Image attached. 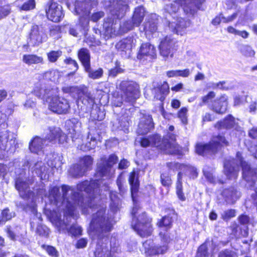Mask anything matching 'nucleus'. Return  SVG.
Returning a JSON list of instances; mask_svg holds the SVG:
<instances>
[{"mask_svg": "<svg viewBox=\"0 0 257 257\" xmlns=\"http://www.w3.org/2000/svg\"><path fill=\"white\" fill-rule=\"evenodd\" d=\"M7 234L9 237L12 240H19L22 243H26V238L25 237L26 231L25 228L19 227L17 228L16 232L12 231L10 227H8L7 230Z\"/></svg>", "mask_w": 257, "mask_h": 257, "instance_id": "nucleus-28", "label": "nucleus"}, {"mask_svg": "<svg viewBox=\"0 0 257 257\" xmlns=\"http://www.w3.org/2000/svg\"><path fill=\"white\" fill-rule=\"evenodd\" d=\"M153 127L154 124L151 116L149 114H144L141 118L137 133L138 134L142 135L146 134Z\"/></svg>", "mask_w": 257, "mask_h": 257, "instance_id": "nucleus-22", "label": "nucleus"}, {"mask_svg": "<svg viewBox=\"0 0 257 257\" xmlns=\"http://www.w3.org/2000/svg\"><path fill=\"white\" fill-rule=\"evenodd\" d=\"M46 29L42 26L35 25L31 29L30 35V43L32 45H38L47 40Z\"/></svg>", "mask_w": 257, "mask_h": 257, "instance_id": "nucleus-17", "label": "nucleus"}, {"mask_svg": "<svg viewBox=\"0 0 257 257\" xmlns=\"http://www.w3.org/2000/svg\"><path fill=\"white\" fill-rule=\"evenodd\" d=\"M218 257H238V255L234 251L225 249L219 253Z\"/></svg>", "mask_w": 257, "mask_h": 257, "instance_id": "nucleus-53", "label": "nucleus"}, {"mask_svg": "<svg viewBox=\"0 0 257 257\" xmlns=\"http://www.w3.org/2000/svg\"><path fill=\"white\" fill-rule=\"evenodd\" d=\"M136 40L133 37H128L118 42L116 45V48L120 51L130 50L135 47Z\"/></svg>", "mask_w": 257, "mask_h": 257, "instance_id": "nucleus-29", "label": "nucleus"}, {"mask_svg": "<svg viewBox=\"0 0 257 257\" xmlns=\"http://www.w3.org/2000/svg\"><path fill=\"white\" fill-rule=\"evenodd\" d=\"M95 0H77L74 6L67 4L68 8L76 14L80 15L79 23L85 28L88 25L89 19L88 18L90 9L96 5Z\"/></svg>", "mask_w": 257, "mask_h": 257, "instance_id": "nucleus-7", "label": "nucleus"}, {"mask_svg": "<svg viewBox=\"0 0 257 257\" xmlns=\"http://www.w3.org/2000/svg\"><path fill=\"white\" fill-rule=\"evenodd\" d=\"M239 172V166L234 159L226 160L224 164V172L228 179L235 180Z\"/></svg>", "mask_w": 257, "mask_h": 257, "instance_id": "nucleus-21", "label": "nucleus"}, {"mask_svg": "<svg viewBox=\"0 0 257 257\" xmlns=\"http://www.w3.org/2000/svg\"><path fill=\"white\" fill-rule=\"evenodd\" d=\"M81 123L77 119L72 118L71 119L68 120L66 121L65 127L69 134L71 135V137L73 141H74V139H77L76 137V136L78 137L79 136L80 133Z\"/></svg>", "mask_w": 257, "mask_h": 257, "instance_id": "nucleus-23", "label": "nucleus"}, {"mask_svg": "<svg viewBox=\"0 0 257 257\" xmlns=\"http://www.w3.org/2000/svg\"><path fill=\"white\" fill-rule=\"evenodd\" d=\"M228 142L224 137L221 136L214 137L208 144L204 145L198 143L196 145V152L202 156L215 153L221 146H227Z\"/></svg>", "mask_w": 257, "mask_h": 257, "instance_id": "nucleus-11", "label": "nucleus"}, {"mask_svg": "<svg viewBox=\"0 0 257 257\" xmlns=\"http://www.w3.org/2000/svg\"><path fill=\"white\" fill-rule=\"evenodd\" d=\"M238 192L231 188L229 190H224L223 192V195L226 198V201L228 203H233L235 200L239 197Z\"/></svg>", "mask_w": 257, "mask_h": 257, "instance_id": "nucleus-38", "label": "nucleus"}, {"mask_svg": "<svg viewBox=\"0 0 257 257\" xmlns=\"http://www.w3.org/2000/svg\"><path fill=\"white\" fill-rule=\"evenodd\" d=\"M162 184L164 186L168 187L172 184L171 177L169 176L162 174L161 176Z\"/></svg>", "mask_w": 257, "mask_h": 257, "instance_id": "nucleus-58", "label": "nucleus"}, {"mask_svg": "<svg viewBox=\"0 0 257 257\" xmlns=\"http://www.w3.org/2000/svg\"><path fill=\"white\" fill-rule=\"evenodd\" d=\"M109 195L111 201L110 203L111 209L113 211H116L120 206V200L116 196V193L115 192H111L109 193Z\"/></svg>", "mask_w": 257, "mask_h": 257, "instance_id": "nucleus-40", "label": "nucleus"}, {"mask_svg": "<svg viewBox=\"0 0 257 257\" xmlns=\"http://www.w3.org/2000/svg\"><path fill=\"white\" fill-rule=\"evenodd\" d=\"M61 55L62 52L60 51H52L47 54V56L50 62H55Z\"/></svg>", "mask_w": 257, "mask_h": 257, "instance_id": "nucleus-51", "label": "nucleus"}, {"mask_svg": "<svg viewBox=\"0 0 257 257\" xmlns=\"http://www.w3.org/2000/svg\"><path fill=\"white\" fill-rule=\"evenodd\" d=\"M225 242L207 240L199 247L196 257H214L219 249L226 244Z\"/></svg>", "mask_w": 257, "mask_h": 257, "instance_id": "nucleus-13", "label": "nucleus"}, {"mask_svg": "<svg viewBox=\"0 0 257 257\" xmlns=\"http://www.w3.org/2000/svg\"><path fill=\"white\" fill-rule=\"evenodd\" d=\"M167 166L169 169L173 171L181 170L185 172L190 169V167L188 166L176 162L169 163L167 164Z\"/></svg>", "mask_w": 257, "mask_h": 257, "instance_id": "nucleus-41", "label": "nucleus"}, {"mask_svg": "<svg viewBox=\"0 0 257 257\" xmlns=\"http://www.w3.org/2000/svg\"><path fill=\"white\" fill-rule=\"evenodd\" d=\"M15 215L14 213H10L8 209H4L2 212V218L0 219V225L3 224L6 221L11 219Z\"/></svg>", "mask_w": 257, "mask_h": 257, "instance_id": "nucleus-49", "label": "nucleus"}, {"mask_svg": "<svg viewBox=\"0 0 257 257\" xmlns=\"http://www.w3.org/2000/svg\"><path fill=\"white\" fill-rule=\"evenodd\" d=\"M156 57L155 47L150 43L143 44L138 53L137 58L141 61H151Z\"/></svg>", "mask_w": 257, "mask_h": 257, "instance_id": "nucleus-19", "label": "nucleus"}, {"mask_svg": "<svg viewBox=\"0 0 257 257\" xmlns=\"http://www.w3.org/2000/svg\"><path fill=\"white\" fill-rule=\"evenodd\" d=\"M237 161L242 167V177L246 182L254 183L257 180V168L255 170L250 169V167L242 159L241 155L238 152L236 154Z\"/></svg>", "mask_w": 257, "mask_h": 257, "instance_id": "nucleus-18", "label": "nucleus"}, {"mask_svg": "<svg viewBox=\"0 0 257 257\" xmlns=\"http://www.w3.org/2000/svg\"><path fill=\"white\" fill-rule=\"evenodd\" d=\"M42 247L47 251L48 254L52 257L58 256V252L54 247L49 245H43Z\"/></svg>", "mask_w": 257, "mask_h": 257, "instance_id": "nucleus-52", "label": "nucleus"}, {"mask_svg": "<svg viewBox=\"0 0 257 257\" xmlns=\"http://www.w3.org/2000/svg\"><path fill=\"white\" fill-rule=\"evenodd\" d=\"M77 86H66L62 88V90L65 93H72L78 90Z\"/></svg>", "mask_w": 257, "mask_h": 257, "instance_id": "nucleus-64", "label": "nucleus"}, {"mask_svg": "<svg viewBox=\"0 0 257 257\" xmlns=\"http://www.w3.org/2000/svg\"><path fill=\"white\" fill-rule=\"evenodd\" d=\"M56 88V87L50 88L49 87H46L44 84L39 83L35 85L32 92L37 97L44 100L46 99V101H47L48 99L49 95H51L50 91H51L53 89H55ZM53 95H52V96Z\"/></svg>", "mask_w": 257, "mask_h": 257, "instance_id": "nucleus-25", "label": "nucleus"}, {"mask_svg": "<svg viewBox=\"0 0 257 257\" xmlns=\"http://www.w3.org/2000/svg\"><path fill=\"white\" fill-rule=\"evenodd\" d=\"M215 126L218 129L230 128L232 127L236 129L237 128V123L235 122L234 118L229 115L223 121L216 123Z\"/></svg>", "mask_w": 257, "mask_h": 257, "instance_id": "nucleus-31", "label": "nucleus"}, {"mask_svg": "<svg viewBox=\"0 0 257 257\" xmlns=\"http://www.w3.org/2000/svg\"><path fill=\"white\" fill-rule=\"evenodd\" d=\"M146 11L142 6H140L135 9L132 17V21L136 27L140 26L145 16Z\"/></svg>", "mask_w": 257, "mask_h": 257, "instance_id": "nucleus-32", "label": "nucleus"}, {"mask_svg": "<svg viewBox=\"0 0 257 257\" xmlns=\"http://www.w3.org/2000/svg\"><path fill=\"white\" fill-rule=\"evenodd\" d=\"M215 96V93L213 91H210L206 95L202 97L203 103H208L210 100L214 98Z\"/></svg>", "mask_w": 257, "mask_h": 257, "instance_id": "nucleus-61", "label": "nucleus"}, {"mask_svg": "<svg viewBox=\"0 0 257 257\" xmlns=\"http://www.w3.org/2000/svg\"><path fill=\"white\" fill-rule=\"evenodd\" d=\"M235 216V211L233 209H229L224 211L222 214V218L225 220H228Z\"/></svg>", "mask_w": 257, "mask_h": 257, "instance_id": "nucleus-54", "label": "nucleus"}, {"mask_svg": "<svg viewBox=\"0 0 257 257\" xmlns=\"http://www.w3.org/2000/svg\"><path fill=\"white\" fill-rule=\"evenodd\" d=\"M157 19L156 14H152L151 18L148 19L144 24V30L147 37L150 36L156 33L158 30Z\"/></svg>", "mask_w": 257, "mask_h": 257, "instance_id": "nucleus-26", "label": "nucleus"}, {"mask_svg": "<svg viewBox=\"0 0 257 257\" xmlns=\"http://www.w3.org/2000/svg\"><path fill=\"white\" fill-rule=\"evenodd\" d=\"M96 144V140L94 138H91L90 141L89 142L90 146H87V144H85L82 145L79 147L80 150L83 151H87L94 149L95 147Z\"/></svg>", "mask_w": 257, "mask_h": 257, "instance_id": "nucleus-50", "label": "nucleus"}, {"mask_svg": "<svg viewBox=\"0 0 257 257\" xmlns=\"http://www.w3.org/2000/svg\"><path fill=\"white\" fill-rule=\"evenodd\" d=\"M128 181L131 186L132 197L134 205L132 212L133 215L132 226L139 235L142 237H147L151 235L152 231L151 219L147 217L145 213H143L137 217L139 209L135 204L134 194L138 191L139 182L138 174L134 170L131 173Z\"/></svg>", "mask_w": 257, "mask_h": 257, "instance_id": "nucleus-4", "label": "nucleus"}, {"mask_svg": "<svg viewBox=\"0 0 257 257\" xmlns=\"http://www.w3.org/2000/svg\"><path fill=\"white\" fill-rule=\"evenodd\" d=\"M87 243V240L86 239L82 238L78 240L76 247L77 248H84L86 246Z\"/></svg>", "mask_w": 257, "mask_h": 257, "instance_id": "nucleus-62", "label": "nucleus"}, {"mask_svg": "<svg viewBox=\"0 0 257 257\" xmlns=\"http://www.w3.org/2000/svg\"><path fill=\"white\" fill-rule=\"evenodd\" d=\"M117 161V157L114 154L110 155L107 159L102 158L100 162L98 163L97 175L106 178L112 177L115 172L113 166L116 163Z\"/></svg>", "mask_w": 257, "mask_h": 257, "instance_id": "nucleus-12", "label": "nucleus"}, {"mask_svg": "<svg viewBox=\"0 0 257 257\" xmlns=\"http://www.w3.org/2000/svg\"><path fill=\"white\" fill-rule=\"evenodd\" d=\"M237 14L235 13H233L231 16H229L228 17H224L222 14L220 15L219 16L215 17L212 21V24L213 25H218L221 22L223 23H229L233 21L234 19H235L237 17Z\"/></svg>", "mask_w": 257, "mask_h": 257, "instance_id": "nucleus-36", "label": "nucleus"}, {"mask_svg": "<svg viewBox=\"0 0 257 257\" xmlns=\"http://www.w3.org/2000/svg\"><path fill=\"white\" fill-rule=\"evenodd\" d=\"M160 53L166 60L173 58L177 50L176 40L170 36L163 38L159 45Z\"/></svg>", "mask_w": 257, "mask_h": 257, "instance_id": "nucleus-15", "label": "nucleus"}, {"mask_svg": "<svg viewBox=\"0 0 257 257\" xmlns=\"http://www.w3.org/2000/svg\"><path fill=\"white\" fill-rule=\"evenodd\" d=\"M69 172L73 176L78 177L84 175L85 169H83L80 165H75L70 169Z\"/></svg>", "mask_w": 257, "mask_h": 257, "instance_id": "nucleus-42", "label": "nucleus"}, {"mask_svg": "<svg viewBox=\"0 0 257 257\" xmlns=\"http://www.w3.org/2000/svg\"><path fill=\"white\" fill-rule=\"evenodd\" d=\"M78 55L84 68L88 69L89 65H90V56L89 50L86 48H82L79 51Z\"/></svg>", "mask_w": 257, "mask_h": 257, "instance_id": "nucleus-33", "label": "nucleus"}, {"mask_svg": "<svg viewBox=\"0 0 257 257\" xmlns=\"http://www.w3.org/2000/svg\"><path fill=\"white\" fill-rule=\"evenodd\" d=\"M50 94L53 95H49L47 100L49 109L58 114L66 113L70 108L69 103L67 99L59 97L58 88L53 89Z\"/></svg>", "mask_w": 257, "mask_h": 257, "instance_id": "nucleus-10", "label": "nucleus"}, {"mask_svg": "<svg viewBox=\"0 0 257 257\" xmlns=\"http://www.w3.org/2000/svg\"><path fill=\"white\" fill-rule=\"evenodd\" d=\"M101 183L99 180L90 182L85 181L77 185V192L72 187L63 185L62 196L57 186L50 188L48 196L45 189H40L38 194L42 199L47 197L50 203L56 206L61 203L63 219H61V215H58L55 212L52 214L51 221L59 231L68 232L73 236L81 235L82 231L81 227L77 224L71 225L70 224L71 219H75L76 210L79 208L84 214L89 213L90 210L92 212L96 210V212L92 215L88 232L90 235L100 236L101 233L109 231L112 226L111 220L105 215L106 206L95 204V199H97L100 192Z\"/></svg>", "mask_w": 257, "mask_h": 257, "instance_id": "nucleus-1", "label": "nucleus"}, {"mask_svg": "<svg viewBox=\"0 0 257 257\" xmlns=\"http://www.w3.org/2000/svg\"><path fill=\"white\" fill-rule=\"evenodd\" d=\"M188 111V108L186 107H183L179 110L177 113L178 117L184 124H186L187 123Z\"/></svg>", "mask_w": 257, "mask_h": 257, "instance_id": "nucleus-46", "label": "nucleus"}, {"mask_svg": "<svg viewBox=\"0 0 257 257\" xmlns=\"http://www.w3.org/2000/svg\"><path fill=\"white\" fill-rule=\"evenodd\" d=\"M61 130L58 127H51L49 129V133L46 137V139L50 142L54 141L57 139L58 135H60Z\"/></svg>", "mask_w": 257, "mask_h": 257, "instance_id": "nucleus-45", "label": "nucleus"}, {"mask_svg": "<svg viewBox=\"0 0 257 257\" xmlns=\"http://www.w3.org/2000/svg\"><path fill=\"white\" fill-rule=\"evenodd\" d=\"M155 92V97L157 99L163 101L165 96L169 93V86L167 83L165 82L160 87L154 89Z\"/></svg>", "mask_w": 257, "mask_h": 257, "instance_id": "nucleus-35", "label": "nucleus"}, {"mask_svg": "<svg viewBox=\"0 0 257 257\" xmlns=\"http://www.w3.org/2000/svg\"><path fill=\"white\" fill-rule=\"evenodd\" d=\"M205 0H177L167 5L165 11L167 13L166 19L168 20L169 27L171 31L178 35H183L184 30L190 25L188 20L177 16V13L181 6L185 13L193 15Z\"/></svg>", "mask_w": 257, "mask_h": 257, "instance_id": "nucleus-2", "label": "nucleus"}, {"mask_svg": "<svg viewBox=\"0 0 257 257\" xmlns=\"http://www.w3.org/2000/svg\"><path fill=\"white\" fill-rule=\"evenodd\" d=\"M59 35L60 32L59 28L56 26L52 27L50 29L49 36L54 39H57L59 37Z\"/></svg>", "mask_w": 257, "mask_h": 257, "instance_id": "nucleus-59", "label": "nucleus"}, {"mask_svg": "<svg viewBox=\"0 0 257 257\" xmlns=\"http://www.w3.org/2000/svg\"><path fill=\"white\" fill-rule=\"evenodd\" d=\"M31 180H29V183L24 181L23 179L19 178L16 181V188L18 190L20 195L24 199L32 198V201H34V193L31 192L29 188V184L32 183Z\"/></svg>", "mask_w": 257, "mask_h": 257, "instance_id": "nucleus-20", "label": "nucleus"}, {"mask_svg": "<svg viewBox=\"0 0 257 257\" xmlns=\"http://www.w3.org/2000/svg\"><path fill=\"white\" fill-rule=\"evenodd\" d=\"M21 1V0H18L16 2V3L22 10L29 11L33 9L35 7V0H27L24 2L23 4L20 6L19 3Z\"/></svg>", "mask_w": 257, "mask_h": 257, "instance_id": "nucleus-43", "label": "nucleus"}, {"mask_svg": "<svg viewBox=\"0 0 257 257\" xmlns=\"http://www.w3.org/2000/svg\"><path fill=\"white\" fill-rule=\"evenodd\" d=\"M128 0H117L110 7V14L113 18L108 17L105 19L103 25L107 39L126 33L136 26L133 22L126 21L122 25L117 23L128 10Z\"/></svg>", "mask_w": 257, "mask_h": 257, "instance_id": "nucleus-3", "label": "nucleus"}, {"mask_svg": "<svg viewBox=\"0 0 257 257\" xmlns=\"http://www.w3.org/2000/svg\"><path fill=\"white\" fill-rule=\"evenodd\" d=\"M141 145L143 147L150 145L159 148L167 154L182 155L181 148L175 142V136L168 133L166 138L162 140L161 136L155 135L149 138H144L141 140Z\"/></svg>", "mask_w": 257, "mask_h": 257, "instance_id": "nucleus-5", "label": "nucleus"}, {"mask_svg": "<svg viewBox=\"0 0 257 257\" xmlns=\"http://www.w3.org/2000/svg\"><path fill=\"white\" fill-rule=\"evenodd\" d=\"M240 51L245 57H251L255 55V51L248 45H242L240 46Z\"/></svg>", "mask_w": 257, "mask_h": 257, "instance_id": "nucleus-44", "label": "nucleus"}, {"mask_svg": "<svg viewBox=\"0 0 257 257\" xmlns=\"http://www.w3.org/2000/svg\"><path fill=\"white\" fill-rule=\"evenodd\" d=\"M16 135L7 130L0 131V159H4L15 151Z\"/></svg>", "mask_w": 257, "mask_h": 257, "instance_id": "nucleus-9", "label": "nucleus"}, {"mask_svg": "<svg viewBox=\"0 0 257 257\" xmlns=\"http://www.w3.org/2000/svg\"><path fill=\"white\" fill-rule=\"evenodd\" d=\"M46 13L48 19L55 23L60 22L64 16L62 6L52 1L46 9Z\"/></svg>", "mask_w": 257, "mask_h": 257, "instance_id": "nucleus-16", "label": "nucleus"}, {"mask_svg": "<svg viewBox=\"0 0 257 257\" xmlns=\"http://www.w3.org/2000/svg\"><path fill=\"white\" fill-rule=\"evenodd\" d=\"M118 87L124 93L125 99L128 102H133L139 97V86L136 82L123 81L120 83Z\"/></svg>", "mask_w": 257, "mask_h": 257, "instance_id": "nucleus-14", "label": "nucleus"}, {"mask_svg": "<svg viewBox=\"0 0 257 257\" xmlns=\"http://www.w3.org/2000/svg\"><path fill=\"white\" fill-rule=\"evenodd\" d=\"M93 159L89 156H85L80 161V165L83 169H85V171L92 164Z\"/></svg>", "mask_w": 257, "mask_h": 257, "instance_id": "nucleus-47", "label": "nucleus"}, {"mask_svg": "<svg viewBox=\"0 0 257 257\" xmlns=\"http://www.w3.org/2000/svg\"><path fill=\"white\" fill-rule=\"evenodd\" d=\"M85 71L88 73V77L93 79H97L101 78L103 75V70L101 68H99L97 70H92L90 67V65H89V68H85Z\"/></svg>", "mask_w": 257, "mask_h": 257, "instance_id": "nucleus-39", "label": "nucleus"}, {"mask_svg": "<svg viewBox=\"0 0 257 257\" xmlns=\"http://www.w3.org/2000/svg\"><path fill=\"white\" fill-rule=\"evenodd\" d=\"M225 81H220L218 83H213L211 84L210 87H211L213 89L218 88L220 89L227 90L228 89V87L225 86Z\"/></svg>", "mask_w": 257, "mask_h": 257, "instance_id": "nucleus-57", "label": "nucleus"}, {"mask_svg": "<svg viewBox=\"0 0 257 257\" xmlns=\"http://www.w3.org/2000/svg\"><path fill=\"white\" fill-rule=\"evenodd\" d=\"M172 223V218L169 216H165L162 220L158 223L159 227L162 229L164 228V230H167L171 227Z\"/></svg>", "mask_w": 257, "mask_h": 257, "instance_id": "nucleus-48", "label": "nucleus"}, {"mask_svg": "<svg viewBox=\"0 0 257 257\" xmlns=\"http://www.w3.org/2000/svg\"><path fill=\"white\" fill-rule=\"evenodd\" d=\"M161 238V242L158 244H154L153 241L147 240L143 243L145 252L147 256L158 255L164 254L168 250V243L170 241V238L167 233H163L162 231L160 232Z\"/></svg>", "mask_w": 257, "mask_h": 257, "instance_id": "nucleus-8", "label": "nucleus"}, {"mask_svg": "<svg viewBox=\"0 0 257 257\" xmlns=\"http://www.w3.org/2000/svg\"><path fill=\"white\" fill-rule=\"evenodd\" d=\"M11 12V8L9 5H5L0 8V20L8 16Z\"/></svg>", "mask_w": 257, "mask_h": 257, "instance_id": "nucleus-55", "label": "nucleus"}, {"mask_svg": "<svg viewBox=\"0 0 257 257\" xmlns=\"http://www.w3.org/2000/svg\"><path fill=\"white\" fill-rule=\"evenodd\" d=\"M104 13L102 11L97 12L93 13L90 17V20L94 22H96L103 17Z\"/></svg>", "mask_w": 257, "mask_h": 257, "instance_id": "nucleus-56", "label": "nucleus"}, {"mask_svg": "<svg viewBox=\"0 0 257 257\" xmlns=\"http://www.w3.org/2000/svg\"><path fill=\"white\" fill-rule=\"evenodd\" d=\"M22 61L25 64L31 65L43 63V59L41 56L34 54H25L23 56Z\"/></svg>", "mask_w": 257, "mask_h": 257, "instance_id": "nucleus-34", "label": "nucleus"}, {"mask_svg": "<svg viewBox=\"0 0 257 257\" xmlns=\"http://www.w3.org/2000/svg\"><path fill=\"white\" fill-rule=\"evenodd\" d=\"M53 160H48L47 165L44 163L40 162H31L30 163H27L29 165V169L33 174H35L40 178L41 180H47L49 178V173L50 171V167L55 168L58 169L61 168L62 162L61 157L58 155L53 156Z\"/></svg>", "mask_w": 257, "mask_h": 257, "instance_id": "nucleus-6", "label": "nucleus"}, {"mask_svg": "<svg viewBox=\"0 0 257 257\" xmlns=\"http://www.w3.org/2000/svg\"><path fill=\"white\" fill-rule=\"evenodd\" d=\"M227 96L223 95L215 100L211 106V109L216 113H224L227 110L228 105Z\"/></svg>", "mask_w": 257, "mask_h": 257, "instance_id": "nucleus-24", "label": "nucleus"}, {"mask_svg": "<svg viewBox=\"0 0 257 257\" xmlns=\"http://www.w3.org/2000/svg\"><path fill=\"white\" fill-rule=\"evenodd\" d=\"M46 140L39 137H35L29 143V149L32 153L39 154L43 152Z\"/></svg>", "mask_w": 257, "mask_h": 257, "instance_id": "nucleus-27", "label": "nucleus"}, {"mask_svg": "<svg viewBox=\"0 0 257 257\" xmlns=\"http://www.w3.org/2000/svg\"><path fill=\"white\" fill-rule=\"evenodd\" d=\"M176 194L178 198L182 201L186 200V197L183 192V187L182 183L181 172H179L178 174V179L176 184Z\"/></svg>", "mask_w": 257, "mask_h": 257, "instance_id": "nucleus-37", "label": "nucleus"}, {"mask_svg": "<svg viewBox=\"0 0 257 257\" xmlns=\"http://www.w3.org/2000/svg\"><path fill=\"white\" fill-rule=\"evenodd\" d=\"M202 121L204 122L206 121H210L214 119V116L213 114L206 112L202 115Z\"/></svg>", "mask_w": 257, "mask_h": 257, "instance_id": "nucleus-63", "label": "nucleus"}, {"mask_svg": "<svg viewBox=\"0 0 257 257\" xmlns=\"http://www.w3.org/2000/svg\"><path fill=\"white\" fill-rule=\"evenodd\" d=\"M245 144L247 147L248 151L254 158H257V145L254 144L253 145L250 146L248 142H246Z\"/></svg>", "mask_w": 257, "mask_h": 257, "instance_id": "nucleus-60", "label": "nucleus"}, {"mask_svg": "<svg viewBox=\"0 0 257 257\" xmlns=\"http://www.w3.org/2000/svg\"><path fill=\"white\" fill-rule=\"evenodd\" d=\"M118 248L111 247L109 250L106 246L98 245L94 252L95 257H111L114 252L118 250Z\"/></svg>", "mask_w": 257, "mask_h": 257, "instance_id": "nucleus-30", "label": "nucleus"}]
</instances>
